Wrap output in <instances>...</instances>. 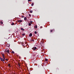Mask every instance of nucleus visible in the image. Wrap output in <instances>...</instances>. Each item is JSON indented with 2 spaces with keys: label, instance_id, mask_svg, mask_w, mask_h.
I'll use <instances>...</instances> for the list:
<instances>
[{
  "label": "nucleus",
  "instance_id": "nucleus-1",
  "mask_svg": "<svg viewBox=\"0 0 74 74\" xmlns=\"http://www.w3.org/2000/svg\"><path fill=\"white\" fill-rule=\"evenodd\" d=\"M5 52H8V53H10V51L9 50V49H7L5 50Z\"/></svg>",
  "mask_w": 74,
  "mask_h": 74
},
{
  "label": "nucleus",
  "instance_id": "nucleus-2",
  "mask_svg": "<svg viewBox=\"0 0 74 74\" xmlns=\"http://www.w3.org/2000/svg\"><path fill=\"white\" fill-rule=\"evenodd\" d=\"M0 59L2 62H4L5 61V60H4L3 58H2L1 57H0Z\"/></svg>",
  "mask_w": 74,
  "mask_h": 74
},
{
  "label": "nucleus",
  "instance_id": "nucleus-3",
  "mask_svg": "<svg viewBox=\"0 0 74 74\" xmlns=\"http://www.w3.org/2000/svg\"><path fill=\"white\" fill-rule=\"evenodd\" d=\"M17 22H18L21 23V22H22V20H17Z\"/></svg>",
  "mask_w": 74,
  "mask_h": 74
},
{
  "label": "nucleus",
  "instance_id": "nucleus-4",
  "mask_svg": "<svg viewBox=\"0 0 74 74\" xmlns=\"http://www.w3.org/2000/svg\"><path fill=\"white\" fill-rule=\"evenodd\" d=\"M37 49V48H36V47H34L33 48V50L34 51H35V50H36V49Z\"/></svg>",
  "mask_w": 74,
  "mask_h": 74
},
{
  "label": "nucleus",
  "instance_id": "nucleus-5",
  "mask_svg": "<svg viewBox=\"0 0 74 74\" xmlns=\"http://www.w3.org/2000/svg\"><path fill=\"white\" fill-rule=\"evenodd\" d=\"M32 33H30L29 35V37H32Z\"/></svg>",
  "mask_w": 74,
  "mask_h": 74
},
{
  "label": "nucleus",
  "instance_id": "nucleus-6",
  "mask_svg": "<svg viewBox=\"0 0 74 74\" xmlns=\"http://www.w3.org/2000/svg\"><path fill=\"white\" fill-rule=\"evenodd\" d=\"M21 30L23 31H24V30H25V29H23V28H21Z\"/></svg>",
  "mask_w": 74,
  "mask_h": 74
},
{
  "label": "nucleus",
  "instance_id": "nucleus-7",
  "mask_svg": "<svg viewBox=\"0 0 74 74\" xmlns=\"http://www.w3.org/2000/svg\"><path fill=\"white\" fill-rule=\"evenodd\" d=\"M34 27L35 28V29H37V25H35L34 26Z\"/></svg>",
  "mask_w": 74,
  "mask_h": 74
},
{
  "label": "nucleus",
  "instance_id": "nucleus-8",
  "mask_svg": "<svg viewBox=\"0 0 74 74\" xmlns=\"http://www.w3.org/2000/svg\"><path fill=\"white\" fill-rule=\"evenodd\" d=\"M24 19L25 21H26V20H27V18H26V17H25L24 18Z\"/></svg>",
  "mask_w": 74,
  "mask_h": 74
},
{
  "label": "nucleus",
  "instance_id": "nucleus-9",
  "mask_svg": "<svg viewBox=\"0 0 74 74\" xmlns=\"http://www.w3.org/2000/svg\"><path fill=\"white\" fill-rule=\"evenodd\" d=\"M31 23H29L28 24V25L29 26H31Z\"/></svg>",
  "mask_w": 74,
  "mask_h": 74
},
{
  "label": "nucleus",
  "instance_id": "nucleus-10",
  "mask_svg": "<svg viewBox=\"0 0 74 74\" xmlns=\"http://www.w3.org/2000/svg\"><path fill=\"white\" fill-rule=\"evenodd\" d=\"M15 25V24L14 23H12L11 24V25Z\"/></svg>",
  "mask_w": 74,
  "mask_h": 74
},
{
  "label": "nucleus",
  "instance_id": "nucleus-11",
  "mask_svg": "<svg viewBox=\"0 0 74 74\" xmlns=\"http://www.w3.org/2000/svg\"><path fill=\"white\" fill-rule=\"evenodd\" d=\"M45 61L46 62H47V61H48V59H45Z\"/></svg>",
  "mask_w": 74,
  "mask_h": 74
},
{
  "label": "nucleus",
  "instance_id": "nucleus-12",
  "mask_svg": "<svg viewBox=\"0 0 74 74\" xmlns=\"http://www.w3.org/2000/svg\"><path fill=\"white\" fill-rule=\"evenodd\" d=\"M22 36H25V34L24 33V34H22Z\"/></svg>",
  "mask_w": 74,
  "mask_h": 74
},
{
  "label": "nucleus",
  "instance_id": "nucleus-13",
  "mask_svg": "<svg viewBox=\"0 0 74 74\" xmlns=\"http://www.w3.org/2000/svg\"><path fill=\"white\" fill-rule=\"evenodd\" d=\"M30 12L31 13H32V12H33V11H32V10H31V11H30Z\"/></svg>",
  "mask_w": 74,
  "mask_h": 74
},
{
  "label": "nucleus",
  "instance_id": "nucleus-14",
  "mask_svg": "<svg viewBox=\"0 0 74 74\" xmlns=\"http://www.w3.org/2000/svg\"><path fill=\"white\" fill-rule=\"evenodd\" d=\"M0 23H1V25H3V22H0Z\"/></svg>",
  "mask_w": 74,
  "mask_h": 74
},
{
  "label": "nucleus",
  "instance_id": "nucleus-15",
  "mask_svg": "<svg viewBox=\"0 0 74 74\" xmlns=\"http://www.w3.org/2000/svg\"><path fill=\"white\" fill-rule=\"evenodd\" d=\"M34 33H35V34H37V32L35 31L34 32Z\"/></svg>",
  "mask_w": 74,
  "mask_h": 74
},
{
  "label": "nucleus",
  "instance_id": "nucleus-16",
  "mask_svg": "<svg viewBox=\"0 0 74 74\" xmlns=\"http://www.w3.org/2000/svg\"><path fill=\"white\" fill-rule=\"evenodd\" d=\"M2 56H4V54H2Z\"/></svg>",
  "mask_w": 74,
  "mask_h": 74
},
{
  "label": "nucleus",
  "instance_id": "nucleus-17",
  "mask_svg": "<svg viewBox=\"0 0 74 74\" xmlns=\"http://www.w3.org/2000/svg\"><path fill=\"white\" fill-rule=\"evenodd\" d=\"M10 64H8V66H9V67H10Z\"/></svg>",
  "mask_w": 74,
  "mask_h": 74
},
{
  "label": "nucleus",
  "instance_id": "nucleus-18",
  "mask_svg": "<svg viewBox=\"0 0 74 74\" xmlns=\"http://www.w3.org/2000/svg\"><path fill=\"white\" fill-rule=\"evenodd\" d=\"M3 59H4V58H5V56H3Z\"/></svg>",
  "mask_w": 74,
  "mask_h": 74
},
{
  "label": "nucleus",
  "instance_id": "nucleus-19",
  "mask_svg": "<svg viewBox=\"0 0 74 74\" xmlns=\"http://www.w3.org/2000/svg\"><path fill=\"white\" fill-rule=\"evenodd\" d=\"M21 17H22V18H24V16H21Z\"/></svg>",
  "mask_w": 74,
  "mask_h": 74
},
{
  "label": "nucleus",
  "instance_id": "nucleus-20",
  "mask_svg": "<svg viewBox=\"0 0 74 74\" xmlns=\"http://www.w3.org/2000/svg\"><path fill=\"white\" fill-rule=\"evenodd\" d=\"M12 53H14V51H12Z\"/></svg>",
  "mask_w": 74,
  "mask_h": 74
},
{
  "label": "nucleus",
  "instance_id": "nucleus-21",
  "mask_svg": "<svg viewBox=\"0 0 74 74\" xmlns=\"http://www.w3.org/2000/svg\"><path fill=\"white\" fill-rule=\"evenodd\" d=\"M18 65L19 66H20V64H19V63H18Z\"/></svg>",
  "mask_w": 74,
  "mask_h": 74
},
{
  "label": "nucleus",
  "instance_id": "nucleus-22",
  "mask_svg": "<svg viewBox=\"0 0 74 74\" xmlns=\"http://www.w3.org/2000/svg\"><path fill=\"white\" fill-rule=\"evenodd\" d=\"M33 5H34V3H33L31 5H32V6H33Z\"/></svg>",
  "mask_w": 74,
  "mask_h": 74
},
{
  "label": "nucleus",
  "instance_id": "nucleus-23",
  "mask_svg": "<svg viewBox=\"0 0 74 74\" xmlns=\"http://www.w3.org/2000/svg\"><path fill=\"white\" fill-rule=\"evenodd\" d=\"M29 16H31V15H30V14H29Z\"/></svg>",
  "mask_w": 74,
  "mask_h": 74
},
{
  "label": "nucleus",
  "instance_id": "nucleus-24",
  "mask_svg": "<svg viewBox=\"0 0 74 74\" xmlns=\"http://www.w3.org/2000/svg\"><path fill=\"white\" fill-rule=\"evenodd\" d=\"M32 21H31L30 22V23H31V24H32Z\"/></svg>",
  "mask_w": 74,
  "mask_h": 74
},
{
  "label": "nucleus",
  "instance_id": "nucleus-25",
  "mask_svg": "<svg viewBox=\"0 0 74 74\" xmlns=\"http://www.w3.org/2000/svg\"><path fill=\"white\" fill-rule=\"evenodd\" d=\"M30 41H31V42H32V40L31 39V40H30Z\"/></svg>",
  "mask_w": 74,
  "mask_h": 74
},
{
  "label": "nucleus",
  "instance_id": "nucleus-26",
  "mask_svg": "<svg viewBox=\"0 0 74 74\" xmlns=\"http://www.w3.org/2000/svg\"><path fill=\"white\" fill-rule=\"evenodd\" d=\"M52 31H53L52 30H50V32H52Z\"/></svg>",
  "mask_w": 74,
  "mask_h": 74
},
{
  "label": "nucleus",
  "instance_id": "nucleus-27",
  "mask_svg": "<svg viewBox=\"0 0 74 74\" xmlns=\"http://www.w3.org/2000/svg\"><path fill=\"white\" fill-rule=\"evenodd\" d=\"M5 60H6V61H8V60L7 59H5Z\"/></svg>",
  "mask_w": 74,
  "mask_h": 74
},
{
  "label": "nucleus",
  "instance_id": "nucleus-28",
  "mask_svg": "<svg viewBox=\"0 0 74 74\" xmlns=\"http://www.w3.org/2000/svg\"><path fill=\"white\" fill-rule=\"evenodd\" d=\"M28 1H31V0H28Z\"/></svg>",
  "mask_w": 74,
  "mask_h": 74
},
{
  "label": "nucleus",
  "instance_id": "nucleus-29",
  "mask_svg": "<svg viewBox=\"0 0 74 74\" xmlns=\"http://www.w3.org/2000/svg\"><path fill=\"white\" fill-rule=\"evenodd\" d=\"M3 59L5 60V58H3Z\"/></svg>",
  "mask_w": 74,
  "mask_h": 74
},
{
  "label": "nucleus",
  "instance_id": "nucleus-30",
  "mask_svg": "<svg viewBox=\"0 0 74 74\" xmlns=\"http://www.w3.org/2000/svg\"><path fill=\"white\" fill-rule=\"evenodd\" d=\"M34 40H32V41H34Z\"/></svg>",
  "mask_w": 74,
  "mask_h": 74
},
{
  "label": "nucleus",
  "instance_id": "nucleus-31",
  "mask_svg": "<svg viewBox=\"0 0 74 74\" xmlns=\"http://www.w3.org/2000/svg\"><path fill=\"white\" fill-rule=\"evenodd\" d=\"M8 45H9L8 44V45H7V46H8Z\"/></svg>",
  "mask_w": 74,
  "mask_h": 74
},
{
  "label": "nucleus",
  "instance_id": "nucleus-32",
  "mask_svg": "<svg viewBox=\"0 0 74 74\" xmlns=\"http://www.w3.org/2000/svg\"><path fill=\"white\" fill-rule=\"evenodd\" d=\"M6 59H7V58H5Z\"/></svg>",
  "mask_w": 74,
  "mask_h": 74
},
{
  "label": "nucleus",
  "instance_id": "nucleus-33",
  "mask_svg": "<svg viewBox=\"0 0 74 74\" xmlns=\"http://www.w3.org/2000/svg\"><path fill=\"white\" fill-rule=\"evenodd\" d=\"M3 63H4V62H3Z\"/></svg>",
  "mask_w": 74,
  "mask_h": 74
}]
</instances>
